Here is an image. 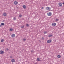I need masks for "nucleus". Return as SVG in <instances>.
Returning a JSON list of instances; mask_svg holds the SVG:
<instances>
[{
    "label": "nucleus",
    "mask_w": 64,
    "mask_h": 64,
    "mask_svg": "<svg viewBox=\"0 0 64 64\" xmlns=\"http://www.w3.org/2000/svg\"><path fill=\"white\" fill-rule=\"evenodd\" d=\"M23 7L24 9H25L26 8V6L25 5H24L23 6Z\"/></svg>",
    "instance_id": "1a4fd4ad"
},
{
    "label": "nucleus",
    "mask_w": 64,
    "mask_h": 64,
    "mask_svg": "<svg viewBox=\"0 0 64 64\" xmlns=\"http://www.w3.org/2000/svg\"><path fill=\"white\" fill-rule=\"evenodd\" d=\"M37 60L38 61H40V58H37Z\"/></svg>",
    "instance_id": "a211bd4d"
},
{
    "label": "nucleus",
    "mask_w": 64,
    "mask_h": 64,
    "mask_svg": "<svg viewBox=\"0 0 64 64\" xmlns=\"http://www.w3.org/2000/svg\"><path fill=\"white\" fill-rule=\"evenodd\" d=\"M39 42H41V40H39Z\"/></svg>",
    "instance_id": "c756f323"
},
{
    "label": "nucleus",
    "mask_w": 64,
    "mask_h": 64,
    "mask_svg": "<svg viewBox=\"0 0 64 64\" xmlns=\"http://www.w3.org/2000/svg\"><path fill=\"white\" fill-rule=\"evenodd\" d=\"M52 36H53V35L50 34V35L48 36V37H52Z\"/></svg>",
    "instance_id": "2eb2a0df"
},
{
    "label": "nucleus",
    "mask_w": 64,
    "mask_h": 64,
    "mask_svg": "<svg viewBox=\"0 0 64 64\" xmlns=\"http://www.w3.org/2000/svg\"><path fill=\"white\" fill-rule=\"evenodd\" d=\"M31 52L32 53V52H33V51H32Z\"/></svg>",
    "instance_id": "7c9ffc66"
},
{
    "label": "nucleus",
    "mask_w": 64,
    "mask_h": 64,
    "mask_svg": "<svg viewBox=\"0 0 64 64\" xmlns=\"http://www.w3.org/2000/svg\"><path fill=\"white\" fill-rule=\"evenodd\" d=\"M14 20H16V17H15L14 18Z\"/></svg>",
    "instance_id": "6ab92c4d"
},
{
    "label": "nucleus",
    "mask_w": 64,
    "mask_h": 64,
    "mask_svg": "<svg viewBox=\"0 0 64 64\" xmlns=\"http://www.w3.org/2000/svg\"><path fill=\"white\" fill-rule=\"evenodd\" d=\"M56 25V23H54L52 24V26H55Z\"/></svg>",
    "instance_id": "0eeeda50"
},
{
    "label": "nucleus",
    "mask_w": 64,
    "mask_h": 64,
    "mask_svg": "<svg viewBox=\"0 0 64 64\" xmlns=\"http://www.w3.org/2000/svg\"><path fill=\"white\" fill-rule=\"evenodd\" d=\"M22 16V15H19V17L20 18H21V17Z\"/></svg>",
    "instance_id": "412c9836"
},
{
    "label": "nucleus",
    "mask_w": 64,
    "mask_h": 64,
    "mask_svg": "<svg viewBox=\"0 0 64 64\" xmlns=\"http://www.w3.org/2000/svg\"><path fill=\"white\" fill-rule=\"evenodd\" d=\"M44 34H47V32H44Z\"/></svg>",
    "instance_id": "4be33fe9"
},
{
    "label": "nucleus",
    "mask_w": 64,
    "mask_h": 64,
    "mask_svg": "<svg viewBox=\"0 0 64 64\" xmlns=\"http://www.w3.org/2000/svg\"><path fill=\"white\" fill-rule=\"evenodd\" d=\"M10 58H12V56H10Z\"/></svg>",
    "instance_id": "bb28decb"
},
{
    "label": "nucleus",
    "mask_w": 64,
    "mask_h": 64,
    "mask_svg": "<svg viewBox=\"0 0 64 64\" xmlns=\"http://www.w3.org/2000/svg\"><path fill=\"white\" fill-rule=\"evenodd\" d=\"M58 58H61V56H60V55H58Z\"/></svg>",
    "instance_id": "4468645a"
},
{
    "label": "nucleus",
    "mask_w": 64,
    "mask_h": 64,
    "mask_svg": "<svg viewBox=\"0 0 64 64\" xmlns=\"http://www.w3.org/2000/svg\"><path fill=\"white\" fill-rule=\"evenodd\" d=\"M64 5V2L63 3H62Z\"/></svg>",
    "instance_id": "2f4dec72"
},
{
    "label": "nucleus",
    "mask_w": 64,
    "mask_h": 64,
    "mask_svg": "<svg viewBox=\"0 0 64 64\" xmlns=\"http://www.w3.org/2000/svg\"><path fill=\"white\" fill-rule=\"evenodd\" d=\"M34 64H37V63H35Z\"/></svg>",
    "instance_id": "473e14b6"
},
{
    "label": "nucleus",
    "mask_w": 64,
    "mask_h": 64,
    "mask_svg": "<svg viewBox=\"0 0 64 64\" xmlns=\"http://www.w3.org/2000/svg\"><path fill=\"white\" fill-rule=\"evenodd\" d=\"M18 2L16 1H15L14 2V4L16 5H17L18 4Z\"/></svg>",
    "instance_id": "39448f33"
},
{
    "label": "nucleus",
    "mask_w": 64,
    "mask_h": 64,
    "mask_svg": "<svg viewBox=\"0 0 64 64\" xmlns=\"http://www.w3.org/2000/svg\"><path fill=\"white\" fill-rule=\"evenodd\" d=\"M4 54V52L2 50L0 51V54Z\"/></svg>",
    "instance_id": "f257e3e1"
},
{
    "label": "nucleus",
    "mask_w": 64,
    "mask_h": 64,
    "mask_svg": "<svg viewBox=\"0 0 64 64\" xmlns=\"http://www.w3.org/2000/svg\"><path fill=\"white\" fill-rule=\"evenodd\" d=\"M46 9V10H48V11H50V10H51V8H50L48 7Z\"/></svg>",
    "instance_id": "423d86ee"
},
{
    "label": "nucleus",
    "mask_w": 64,
    "mask_h": 64,
    "mask_svg": "<svg viewBox=\"0 0 64 64\" xmlns=\"http://www.w3.org/2000/svg\"><path fill=\"white\" fill-rule=\"evenodd\" d=\"M15 34H13L12 35V38H14L15 37Z\"/></svg>",
    "instance_id": "6e6552de"
},
{
    "label": "nucleus",
    "mask_w": 64,
    "mask_h": 64,
    "mask_svg": "<svg viewBox=\"0 0 64 64\" xmlns=\"http://www.w3.org/2000/svg\"><path fill=\"white\" fill-rule=\"evenodd\" d=\"M4 17H6V16H7V14H6V13H4Z\"/></svg>",
    "instance_id": "9b49d317"
},
{
    "label": "nucleus",
    "mask_w": 64,
    "mask_h": 64,
    "mask_svg": "<svg viewBox=\"0 0 64 64\" xmlns=\"http://www.w3.org/2000/svg\"><path fill=\"white\" fill-rule=\"evenodd\" d=\"M42 40H44V38H42Z\"/></svg>",
    "instance_id": "393cba45"
},
{
    "label": "nucleus",
    "mask_w": 64,
    "mask_h": 64,
    "mask_svg": "<svg viewBox=\"0 0 64 64\" xmlns=\"http://www.w3.org/2000/svg\"><path fill=\"white\" fill-rule=\"evenodd\" d=\"M58 5L60 7H62V4L61 3H59L58 4Z\"/></svg>",
    "instance_id": "20e7f679"
},
{
    "label": "nucleus",
    "mask_w": 64,
    "mask_h": 64,
    "mask_svg": "<svg viewBox=\"0 0 64 64\" xmlns=\"http://www.w3.org/2000/svg\"><path fill=\"white\" fill-rule=\"evenodd\" d=\"M10 31L11 32H12V31H13V29L12 28H10Z\"/></svg>",
    "instance_id": "f3484780"
},
{
    "label": "nucleus",
    "mask_w": 64,
    "mask_h": 64,
    "mask_svg": "<svg viewBox=\"0 0 64 64\" xmlns=\"http://www.w3.org/2000/svg\"><path fill=\"white\" fill-rule=\"evenodd\" d=\"M42 9H44V7H42Z\"/></svg>",
    "instance_id": "cd10ccee"
},
{
    "label": "nucleus",
    "mask_w": 64,
    "mask_h": 64,
    "mask_svg": "<svg viewBox=\"0 0 64 64\" xmlns=\"http://www.w3.org/2000/svg\"><path fill=\"white\" fill-rule=\"evenodd\" d=\"M48 15V16H51L52 15V13L51 12H49L47 14Z\"/></svg>",
    "instance_id": "f03ea898"
},
{
    "label": "nucleus",
    "mask_w": 64,
    "mask_h": 64,
    "mask_svg": "<svg viewBox=\"0 0 64 64\" xmlns=\"http://www.w3.org/2000/svg\"><path fill=\"white\" fill-rule=\"evenodd\" d=\"M24 26L25 25H24L23 26H22L21 27V28H24Z\"/></svg>",
    "instance_id": "ddd939ff"
},
{
    "label": "nucleus",
    "mask_w": 64,
    "mask_h": 64,
    "mask_svg": "<svg viewBox=\"0 0 64 64\" xmlns=\"http://www.w3.org/2000/svg\"><path fill=\"white\" fill-rule=\"evenodd\" d=\"M56 21L57 22H58V21H59V19H56Z\"/></svg>",
    "instance_id": "dca6fc26"
},
{
    "label": "nucleus",
    "mask_w": 64,
    "mask_h": 64,
    "mask_svg": "<svg viewBox=\"0 0 64 64\" xmlns=\"http://www.w3.org/2000/svg\"><path fill=\"white\" fill-rule=\"evenodd\" d=\"M23 40H24V41H26V39H23Z\"/></svg>",
    "instance_id": "b1692460"
},
{
    "label": "nucleus",
    "mask_w": 64,
    "mask_h": 64,
    "mask_svg": "<svg viewBox=\"0 0 64 64\" xmlns=\"http://www.w3.org/2000/svg\"><path fill=\"white\" fill-rule=\"evenodd\" d=\"M29 25L28 24H26L27 27H29Z\"/></svg>",
    "instance_id": "5701e85b"
},
{
    "label": "nucleus",
    "mask_w": 64,
    "mask_h": 64,
    "mask_svg": "<svg viewBox=\"0 0 64 64\" xmlns=\"http://www.w3.org/2000/svg\"><path fill=\"white\" fill-rule=\"evenodd\" d=\"M12 63H13V62H15V61L14 59H12Z\"/></svg>",
    "instance_id": "9d476101"
},
{
    "label": "nucleus",
    "mask_w": 64,
    "mask_h": 64,
    "mask_svg": "<svg viewBox=\"0 0 64 64\" xmlns=\"http://www.w3.org/2000/svg\"><path fill=\"white\" fill-rule=\"evenodd\" d=\"M4 25H5V24H4V23H2L1 24V25H2V26H4Z\"/></svg>",
    "instance_id": "f8f14e48"
},
{
    "label": "nucleus",
    "mask_w": 64,
    "mask_h": 64,
    "mask_svg": "<svg viewBox=\"0 0 64 64\" xmlns=\"http://www.w3.org/2000/svg\"><path fill=\"white\" fill-rule=\"evenodd\" d=\"M52 42V40H49L48 41L47 43H51Z\"/></svg>",
    "instance_id": "7ed1b4c3"
},
{
    "label": "nucleus",
    "mask_w": 64,
    "mask_h": 64,
    "mask_svg": "<svg viewBox=\"0 0 64 64\" xmlns=\"http://www.w3.org/2000/svg\"><path fill=\"white\" fill-rule=\"evenodd\" d=\"M2 27V25H0V27Z\"/></svg>",
    "instance_id": "c85d7f7f"
},
{
    "label": "nucleus",
    "mask_w": 64,
    "mask_h": 64,
    "mask_svg": "<svg viewBox=\"0 0 64 64\" xmlns=\"http://www.w3.org/2000/svg\"><path fill=\"white\" fill-rule=\"evenodd\" d=\"M4 42V39H3L2 40H1V42Z\"/></svg>",
    "instance_id": "aec40b11"
},
{
    "label": "nucleus",
    "mask_w": 64,
    "mask_h": 64,
    "mask_svg": "<svg viewBox=\"0 0 64 64\" xmlns=\"http://www.w3.org/2000/svg\"><path fill=\"white\" fill-rule=\"evenodd\" d=\"M6 50L7 51H8V50H9V49H8V48H7L6 49Z\"/></svg>",
    "instance_id": "a878e982"
}]
</instances>
